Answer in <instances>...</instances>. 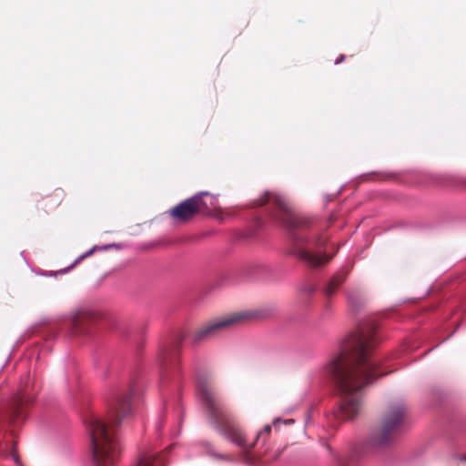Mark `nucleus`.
<instances>
[{
    "instance_id": "nucleus-1",
    "label": "nucleus",
    "mask_w": 466,
    "mask_h": 466,
    "mask_svg": "<svg viewBox=\"0 0 466 466\" xmlns=\"http://www.w3.org/2000/svg\"><path fill=\"white\" fill-rule=\"evenodd\" d=\"M380 341L374 321L360 324L345 342L342 350L327 363L325 373L332 382L340 400L332 416L338 420L354 419L362 405V390L380 373L379 364L370 353Z\"/></svg>"
},
{
    "instance_id": "nucleus-2",
    "label": "nucleus",
    "mask_w": 466,
    "mask_h": 466,
    "mask_svg": "<svg viewBox=\"0 0 466 466\" xmlns=\"http://www.w3.org/2000/svg\"><path fill=\"white\" fill-rule=\"evenodd\" d=\"M198 360H194L197 376L198 393L205 409L208 420L213 429L231 443L245 451H251L258 443L264 444L271 432V426L265 425L257 433L256 439L249 441L244 429L233 416L228 408L223 403L216 390L210 385L208 378L198 370Z\"/></svg>"
},
{
    "instance_id": "nucleus-3",
    "label": "nucleus",
    "mask_w": 466,
    "mask_h": 466,
    "mask_svg": "<svg viewBox=\"0 0 466 466\" xmlns=\"http://www.w3.org/2000/svg\"><path fill=\"white\" fill-rule=\"evenodd\" d=\"M133 390L118 393L109 404L106 420L92 417L87 424L96 466H113L119 455L116 428L132 414Z\"/></svg>"
},
{
    "instance_id": "nucleus-4",
    "label": "nucleus",
    "mask_w": 466,
    "mask_h": 466,
    "mask_svg": "<svg viewBox=\"0 0 466 466\" xmlns=\"http://www.w3.org/2000/svg\"><path fill=\"white\" fill-rule=\"evenodd\" d=\"M266 204L272 206L274 208L272 216L289 231L294 255L310 267H319L330 260L329 257L319 252V249L324 245V240L321 238L309 239L294 232L307 228L309 225L308 218L297 215L281 196L268 191L256 199L252 206L261 207Z\"/></svg>"
},
{
    "instance_id": "nucleus-5",
    "label": "nucleus",
    "mask_w": 466,
    "mask_h": 466,
    "mask_svg": "<svg viewBox=\"0 0 466 466\" xmlns=\"http://www.w3.org/2000/svg\"><path fill=\"white\" fill-rule=\"evenodd\" d=\"M407 420V410L403 403H391L386 409L380 423L371 435V442L383 447L393 441Z\"/></svg>"
},
{
    "instance_id": "nucleus-6",
    "label": "nucleus",
    "mask_w": 466,
    "mask_h": 466,
    "mask_svg": "<svg viewBox=\"0 0 466 466\" xmlns=\"http://www.w3.org/2000/svg\"><path fill=\"white\" fill-rule=\"evenodd\" d=\"M185 337L177 334L170 341L165 342L157 353V362L160 366V382L166 384L169 380H175L180 372V350Z\"/></svg>"
},
{
    "instance_id": "nucleus-7",
    "label": "nucleus",
    "mask_w": 466,
    "mask_h": 466,
    "mask_svg": "<svg viewBox=\"0 0 466 466\" xmlns=\"http://www.w3.org/2000/svg\"><path fill=\"white\" fill-rule=\"evenodd\" d=\"M245 318L246 315L243 313H234L209 320L196 331L193 337V342L198 343L211 339L225 329L239 323Z\"/></svg>"
},
{
    "instance_id": "nucleus-8",
    "label": "nucleus",
    "mask_w": 466,
    "mask_h": 466,
    "mask_svg": "<svg viewBox=\"0 0 466 466\" xmlns=\"http://www.w3.org/2000/svg\"><path fill=\"white\" fill-rule=\"evenodd\" d=\"M207 193H199L185 199L174 208H170L167 213L175 222L184 224L192 219L200 212L204 206L202 196Z\"/></svg>"
},
{
    "instance_id": "nucleus-9",
    "label": "nucleus",
    "mask_w": 466,
    "mask_h": 466,
    "mask_svg": "<svg viewBox=\"0 0 466 466\" xmlns=\"http://www.w3.org/2000/svg\"><path fill=\"white\" fill-rule=\"evenodd\" d=\"M97 319V313L93 309L82 308L77 309L71 319V332L73 335H84L90 326Z\"/></svg>"
},
{
    "instance_id": "nucleus-10",
    "label": "nucleus",
    "mask_w": 466,
    "mask_h": 466,
    "mask_svg": "<svg viewBox=\"0 0 466 466\" xmlns=\"http://www.w3.org/2000/svg\"><path fill=\"white\" fill-rule=\"evenodd\" d=\"M166 465V453L145 451L142 452L137 460L136 466H165Z\"/></svg>"
},
{
    "instance_id": "nucleus-11",
    "label": "nucleus",
    "mask_w": 466,
    "mask_h": 466,
    "mask_svg": "<svg viewBox=\"0 0 466 466\" xmlns=\"http://www.w3.org/2000/svg\"><path fill=\"white\" fill-rule=\"evenodd\" d=\"M32 397L26 394L25 391H21L18 396L15 399L11 408V420H19L24 417V406L27 405L32 401Z\"/></svg>"
},
{
    "instance_id": "nucleus-12",
    "label": "nucleus",
    "mask_w": 466,
    "mask_h": 466,
    "mask_svg": "<svg viewBox=\"0 0 466 466\" xmlns=\"http://www.w3.org/2000/svg\"><path fill=\"white\" fill-rule=\"evenodd\" d=\"M347 271H341L333 276L324 289L325 296L327 299H330L338 288L346 280Z\"/></svg>"
},
{
    "instance_id": "nucleus-13",
    "label": "nucleus",
    "mask_w": 466,
    "mask_h": 466,
    "mask_svg": "<svg viewBox=\"0 0 466 466\" xmlns=\"http://www.w3.org/2000/svg\"><path fill=\"white\" fill-rule=\"evenodd\" d=\"M64 198V191L61 189L55 190L50 196L44 198L42 201V208L53 209L57 208Z\"/></svg>"
},
{
    "instance_id": "nucleus-14",
    "label": "nucleus",
    "mask_w": 466,
    "mask_h": 466,
    "mask_svg": "<svg viewBox=\"0 0 466 466\" xmlns=\"http://www.w3.org/2000/svg\"><path fill=\"white\" fill-rule=\"evenodd\" d=\"M348 301L353 310H359L366 302L363 293L358 289L351 290L348 293Z\"/></svg>"
},
{
    "instance_id": "nucleus-15",
    "label": "nucleus",
    "mask_w": 466,
    "mask_h": 466,
    "mask_svg": "<svg viewBox=\"0 0 466 466\" xmlns=\"http://www.w3.org/2000/svg\"><path fill=\"white\" fill-rule=\"evenodd\" d=\"M93 251H94V248L90 249L89 251L83 254L79 258L82 259V258H85L90 256L93 253Z\"/></svg>"
},
{
    "instance_id": "nucleus-16",
    "label": "nucleus",
    "mask_w": 466,
    "mask_h": 466,
    "mask_svg": "<svg viewBox=\"0 0 466 466\" xmlns=\"http://www.w3.org/2000/svg\"><path fill=\"white\" fill-rule=\"evenodd\" d=\"M345 59V56L344 55H340L335 61L336 64H340L341 62H343Z\"/></svg>"
},
{
    "instance_id": "nucleus-17",
    "label": "nucleus",
    "mask_w": 466,
    "mask_h": 466,
    "mask_svg": "<svg viewBox=\"0 0 466 466\" xmlns=\"http://www.w3.org/2000/svg\"><path fill=\"white\" fill-rule=\"evenodd\" d=\"M460 460H461V461H466V455H464V456H461V457H460Z\"/></svg>"
}]
</instances>
